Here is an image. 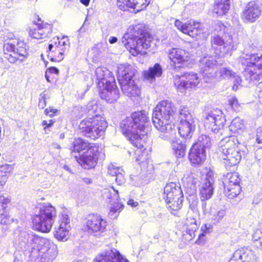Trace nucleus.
I'll return each mask as SVG.
<instances>
[{
  "instance_id": "38",
  "label": "nucleus",
  "mask_w": 262,
  "mask_h": 262,
  "mask_svg": "<svg viewBox=\"0 0 262 262\" xmlns=\"http://www.w3.org/2000/svg\"><path fill=\"white\" fill-rule=\"evenodd\" d=\"M70 228L68 226L59 225L56 230L54 236L58 241H66L68 238L69 232Z\"/></svg>"
},
{
  "instance_id": "29",
  "label": "nucleus",
  "mask_w": 262,
  "mask_h": 262,
  "mask_svg": "<svg viewBox=\"0 0 262 262\" xmlns=\"http://www.w3.org/2000/svg\"><path fill=\"white\" fill-rule=\"evenodd\" d=\"M168 57L172 62L171 66L176 69L181 67V65L179 64L188 60V53L181 49L172 48L169 50Z\"/></svg>"
},
{
  "instance_id": "31",
  "label": "nucleus",
  "mask_w": 262,
  "mask_h": 262,
  "mask_svg": "<svg viewBox=\"0 0 262 262\" xmlns=\"http://www.w3.org/2000/svg\"><path fill=\"white\" fill-rule=\"evenodd\" d=\"M118 3H123L126 7L137 11H140L146 7L147 5L149 3V0H117ZM118 7L121 10L125 11L126 9L124 6H122V4H118Z\"/></svg>"
},
{
  "instance_id": "13",
  "label": "nucleus",
  "mask_w": 262,
  "mask_h": 262,
  "mask_svg": "<svg viewBox=\"0 0 262 262\" xmlns=\"http://www.w3.org/2000/svg\"><path fill=\"white\" fill-rule=\"evenodd\" d=\"M226 120L221 110L210 111L205 117L204 126L206 129L215 134L219 133L225 125Z\"/></svg>"
},
{
  "instance_id": "52",
  "label": "nucleus",
  "mask_w": 262,
  "mask_h": 262,
  "mask_svg": "<svg viewBox=\"0 0 262 262\" xmlns=\"http://www.w3.org/2000/svg\"><path fill=\"white\" fill-rule=\"evenodd\" d=\"M262 235V233L260 231L255 232L253 235L252 239L254 241L255 244L262 249V236H258L257 235Z\"/></svg>"
},
{
  "instance_id": "42",
  "label": "nucleus",
  "mask_w": 262,
  "mask_h": 262,
  "mask_svg": "<svg viewBox=\"0 0 262 262\" xmlns=\"http://www.w3.org/2000/svg\"><path fill=\"white\" fill-rule=\"evenodd\" d=\"M12 169L10 165H3L0 167V185L3 186L6 183L9 174Z\"/></svg>"
},
{
  "instance_id": "57",
  "label": "nucleus",
  "mask_w": 262,
  "mask_h": 262,
  "mask_svg": "<svg viewBox=\"0 0 262 262\" xmlns=\"http://www.w3.org/2000/svg\"><path fill=\"white\" fill-rule=\"evenodd\" d=\"M147 159V152L143 151L142 152L141 155H139L136 160L140 162H143Z\"/></svg>"
},
{
  "instance_id": "9",
  "label": "nucleus",
  "mask_w": 262,
  "mask_h": 262,
  "mask_svg": "<svg viewBox=\"0 0 262 262\" xmlns=\"http://www.w3.org/2000/svg\"><path fill=\"white\" fill-rule=\"evenodd\" d=\"M3 50L4 58L12 63L16 61L21 62L28 56L25 43L19 39H14L10 42L4 43Z\"/></svg>"
},
{
  "instance_id": "32",
  "label": "nucleus",
  "mask_w": 262,
  "mask_h": 262,
  "mask_svg": "<svg viewBox=\"0 0 262 262\" xmlns=\"http://www.w3.org/2000/svg\"><path fill=\"white\" fill-rule=\"evenodd\" d=\"M189 159L192 163L200 164L206 159L205 150L197 148L196 145H192L189 153Z\"/></svg>"
},
{
  "instance_id": "35",
  "label": "nucleus",
  "mask_w": 262,
  "mask_h": 262,
  "mask_svg": "<svg viewBox=\"0 0 262 262\" xmlns=\"http://www.w3.org/2000/svg\"><path fill=\"white\" fill-rule=\"evenodd\" d=\"M230 7V0H215L213 5V13L218 16H222L228 12Z\"/></svg>"
},
{
  "instance_id": "34",
  "label": "nucleus",
  "mask_w": 262,
  "mask_h": 262,
  "mask_svg": "<svg viewBox=\"0 0 262 262\" xmlns=\"http://www.w3.org/2000/svg\"><path fill=\"white\" fill-rule=\"evenodd\" d=\"M202 32L201 24L193 20L187 21L184 24L183 33L186 34L191 37H194Z\"/></svg>"
},
{
  "instance_id": "48",
  "label": "nucleus",
  "mask_w": 262,
  "mask_h": 262,
  "mask_svg": "<svg viewBox=\"0 0 262 262\" xmlns=\"http://www.w3.org/2000/svg\"><path fill=\"white\" fill-rule=\"evenodd\" d=\"M29 237L30 234L29 233H23L21 234V236L19 240V244L21 246V248L23 250H26L29 248Z\"/></svg>"
},
{
  "instance_id": "54",
  "label": "nucleus",
  "mask_w": 262,
  "mask_h": 262,
  "mask_svg": "<svg viewBox=\"0 0 262 262\" xmlns=\"http://www.w3.org/2000/svg\"><path fill=\"white\" fill-rule=\"evenodd\" d=\"M59 225H62L64 226H68L70 228V219L67 214H62L61 216L60 217L59 220Z\"/></svg>"
},
{
  "instance_id": "11",
  "label": "nucleus",
  "mask_w": 262,
  "mask_h": 262,
  "mask_svg": "<svg viewBox=\"0 0 262 262\" xmlns=\"http://www.w3.org/2000/svg\"><path fill=\"white\" fill-rule=\"evenodd\" d=\"M179 117L180 119L179 133L180 136L186 139H190L196 128V119L188 108L181 105L179 109Z\"/></svg>"
},
{
  "instance_id": "62",
  "label": "nucleus",
  "mask_w": 262,
  "mask_h": 262,
  "mask_svg": "<svg viewBox=\"0 0 262 262\" xmlns=\"http://www.w3.org/2000/svg\"><path fill=\"white\" fill-rule=\"evenodd\" d=\"M48 71L49 73L51 74H55L56 75H58L59 74L58 69L54 67L49 68L48 69Z\"/></svg>"
},
{
  "instance_id": "3",
  "label": "nucleus",
  "mask_w": 262,
  "mask_h": 262,
  "mask_svg": "<svg viewBox=\"0 0 262 262\" xmlns=\"http://www.w3.org/2000/svg\"><path fill=\"white\" fill-rule=\"evenodd\" d=\"M122 43L134 56L139 54L143 49L150 47L151 37L141 25L130 26L122 39Z\"/></svg>"
},
{
  "instance_id": "58",
  "label": "nucleus",
  "mask_w": 262,
  "mask_h": 262,
  "mask_svg": "<svg viewBox=\"0 0 262 262\" xmlns=\"http://www.w3.org/2000/svg\"><path fill=\"white\" fill-rule=\"evenodd\" d=\"M54 50H55V48H53V49H52V50L49 51V49H48L47 52H49L48 54V57L51 61L58 62L57 60L52 59V57L50 56L51 54H52L54 57H55L56 56L58 55L59 52H54Z\"/></svg>"
},
{
  "instance_id": "53",
  "label": "nucleus",
  "mask_w": 262,
  "mask_h": 262,
  "mask_svg": "<svg viewBox=\"0 0 262 262\" xmlns=\"http://www.w3.org/2000/svg\"><path fill=\"white\" fill-rule=\"evenodd\" d=\"M116 170L122 171V168L113 164H110L107 167V173L111 176H114Z\"/></svg>"
},
{
  "instance_id": "47",
  "label": "nucleus",
  "mask_w": 262,
  "mask_h": 262,
  "mask_svg": "<svg viewBox=\"0 0 262 262\" xmlns=\"http://www.w3.org/2000/svg\"><path fill=\"white\" fill-rule=\"evenodd\" d=\"M15 38L13 34L8 32L7 30H2L0 31V41L4 43L10 42L12 40H14Z\"/></svg>"
},
{
  "instance_id": "60",
  "label": "nucleus",
  "mask_w": 262,
  "mask_h": 262,
  "mask_svg": "<svg viewBox=\"0 0 262 262\" xmlns=\"http://www.w3.org/2000/svg\"><path fill=\"white\" fill-rule=\"evenodd\" d=\"M175 26L183 33V28L184 29V24H183L181 21L176 20L174 23Z\"/></svg>"
},
{
  "instance_id": "24",
  "label": "nucleus",
  "mask_w": 262,
  "mask_h": 262,
  "mask_svg": "<svg viewBox=\"0 0 262 262\" xmlns=\"http://www.w3.org/2000/svg\"><path fill=\"white\" fill-rule=\"evenodd\" d=\"M214 179L212 172H209L206 175L200 189L202 201L209 200L212 196L214 191Z\"/></svg>"
},
{
  "instance_id": "30",
  "label": "nucleus",
  "mask_w": 262,
  "mask_h": 262,
  "mask_svg": "<svg viewBox=\"0 0 262 262\" xmlns=\"http://www.w3.org/2000/svg\"><path fill=\"white\" fill-rule=\"evenodd\" d=\"M111 74V72L104 67H98L96 69L95 75L99 88L112 82L111 80H113L114 78L110 76Z\"/></svg>"
},
{
  "instance_id": "56",
  "label": "nucleus",
  "mask_w": 262,
  "mask_h": 262,
  "mask_svg": "<svg viewBox=\"0 0 262 262\" xmlns=\"http://www.w3.org/2000/svg\"><path fill=\"white\" fill-rule=\"evenodd\" d=\"M57 112L58 110L57 109H54L51 107H50L49 108H47L45 110V114L46 115L49 116L50 117H52Z\"/></svg>"
},
{
  "instance_id": "50",
  "label": "nucleus",
  "mask_w": 262,
  "mask_h": 262,
  "mask_svg": "<svg viewBox=\"0 0 262 262\" xmlns=\"http://www.w3.org/2000/svg\"><path fill=\"white\" fill-rule=\"evenodd\" d=\"M228 103L231 108L235 111H239L240 104H239L237 98L234 96H232L228 99Z\"/></svg>"
},
{
  "instance_id": "15",
  "label": "nucleus",
  "mask_w": 262,
  "mask_h": 262,
  "mask_svg": "<svg viewBox=\"0 0 262 262\" xmlns=\"http://www.w3.org/2000/svg\"><path fill=\"white\" fill-rule=\"evenodd\" d=\"M224 192L229 199H233L239 194L241 190L240 178L236 172H229L224 176Z\"/></svg>"
},
{
  "instance_id": "44",
  "label": "nucleus",
  "mask_w": 262,
  "mask_h": 262,
  "mask_svg": "<svg viewBox=\"0 0 262 262\" xmlns=\"http://www.w3.org/2000/svg\"><path fill=\"white\" fill-rule=\"evenodd\" d=\"M98 109V105L95 101L89 102L84 108L85 112L89 114L88 117H93L97 115Z\"/></svg>"
},
{
  "instance_id": "63",
  "label": "nucleus",
  "mask_w": 262,
  "mask_h": 262,
  "mask_svg": "<svg viewBox=\"0 0 262 262\" xmlns=\"http://www.w3.org/2000/svg\"><path fill=\"white\" fill-rule=\"evenodd\" d=\"M54 122L52 120H49V122H48L47 121L43 120L42 122V126H46V127H50L51 126H52V125L53 124Z\"/></svg>"
},
{
  "instance_id": "26",
  "label": "nucleus",
  "mask_w": 262,
  "mask_h": 262,
  "mask_svg": "<svg viewBox=\"0 0 262 262\" xmlns=\"http://www.w3.org/2000/svg\"><path fill=\"white\" fill-rule=\"evenodd\" d=\"M200 72L203 76L210 77L216 66V61L215 58L210 55H205L202 57L199 60Z\"/></svg>"
},
{
  "instance_id": "6",
  "label": "nucleus",
  "mask_w": 262,
  "mask_h": 262,
  "mask_svg": "<svg viewBox=\"0 0 262 262\" xmlns=\"http://www.w3.org/2000/svg\"><path fill=\"white\" fill-rule=\"evenodd\" d=\"M56 209L50 204L43 203L39 207L38 214L33 219L34 227L42 232H49L56 219Z\"/></svg>"
},
{
  "instance_id": "37",
  "label": "nucleus",
  "mask_w": 262,
  "mask_h": 262,
  "mask_svg": "<svg viewBox=\"0 0 262 262\" xmlns=\"http://www.w3.org/2000/svg\"><path fill=\"white\" fill-rule=\"evenodd\" d=\"M10 202L8 198L4 196H0V222L3 223H6V221H4L7 216L8 205Z\"/></svg>"
},
{
  "instance_id": "27",
  "label": "nucleus",
  "mask_w": 262,
  "mask_h": 262,
  "mask_svg": "<svg viewBox=\"0 0 262 262\" xmlns=\"http://www.w3.org/2000/svg\"><path fill=\"white\" fill-rule=\"evenodd\" d=\"M254 252L247 248L236 250L229 262H256Z\"/></svg>"
},
{
  "instance_id": "7",
  "label": "nucleus",
  "mask_w": 262,
  "mask_h": 262,
  "mask_svg": "<svg viewBox=\"0 0 262 262\" xmlns=\"http://www.w3.org/2000/svg\"><path fill=\"white\" fill-rule=\"evenodd\" d=\"M107 127V122L99 115L86 117L79 125L80 133L84 136L95 140L103 135Z\"/></svg>"
},
{
  "instance_id": "18",
  "label": "nucleus",
  "mask_w": 262,
  "mask_h": 262,
  "mask_svg": "<svg viewBox=\"0 0 262 262\" xmlns=\"http://www.w3.org/2000/svg\"><path fill=\"white\" fill-rule=\"evenodd\" d=\"M200 78L194 73H186L181 76L176 75L174 77V85L177 90L183 93L186 90L195 88L199 83Z\"/></svg>"
},
{
  "instance_id": "4",
  "label": "nucleus",
  "mask_w": 262,
  "mask_h": 262,
  "mask_svg": "<svg viewBox=\"0 0 262 262\" xmlns=\"http://www.w3.org/2000/svg\"><path fill=\"white\" fill-rule=\"evenodd\" d=\"M239 62L245 66L243 74L249 82H258L262 78V55L260 54H242Z\"/></svg>"
},
{
  "instance_id": "64",
  "label": "nucleus",
  "mask_w": 262,
  "mask_h": 262,
  "mask_svg": "<svg viewBox=\"0 0 262 262\" xmlns=\"http://www.w3.org/2000/svg\"><path fill=\"white\" fill-rule=\"evenodd\" d=\"M127 205L133 207H136L138 205V202L135 201L134 200L132 199H130L129 200H128L127 202Z\"/></svg>"
},
{
  "instance_id": "16",
  "label": "nucleus",
  "mask_w": 262,
  "mask_h": 262,
  "mask_svg": "<svg viewBox=\"0 0 262 262\" xmlns=\"http://www.w3.org/2000/svg\"><path fill=\"white\" fill-rule=\"evenodd\" d=\"M103 196L110 204L108 215L112 219H114L118 215L123 205L119 203L118 190L113 187L111 189H104Z\"/></svg>"
},
{
  "instance_id": "43",
  "label": "nucleus",
  "mask_w": 262,
  "mask_h": 262,
  "mask_svg": "<svg viewBox=\"0 0 262 262\" xmlns=\"http://www.w3.org/2000/svg\"><path fill=\"white\" fill-rule=\"evenodd\" d=\"M215 74L216 77L220 80H222L232 77V75H234V72L229 68L223 67L216 71Z\"/></svg>"
},
{
  "instance_id": "59",
  "label": "nucleus",
  "mask_w": 262,
  "mask_h": 262,
  "mask_svg": "<svg viewBox=\"0 0 262 262\" xmlns=\"http://www.w3.org/2000/svg\"><path fill=\"white\" fill-rule=\"evenodd\" d=\"M256 141L258 143H262V128L257 129Z\"/></svg>"
},
{
  "instance_id": "55",
  "label": "nucleus",
  "mask_w": 262,
  "mask_h": 262,
  "mask_svg": "<svg viewBox=\"0 0 262 262\" xmlns=\"http://www.w3.org/2000/svg\"><path fill=\"white\" fill-rule=\"evenodd\" d=\"M124 173H120L118 175H117V177H116V182L118 185H122L125 182V179L124 177Z\"/></svg>"
},
{
  "instance_id": "10",
  "label": "nucleus",
  "mask_w": 262,
  "mask_h": 262,
  "mask_svg": "<svg viewBox=\"0 0 262 262\" xmlns=\"http://www.w3.org/2000/svg\"><path fill=\"white\" fill-rule=\"evenodd\" d=\"M183 197V194L179 183L170 182L165 186L163 198L169 210H179L182 205Z\"/></svg>"
},
{
  "instance_id": "28",
  "label": "nucleus",
  "mask_w": 262,
  "mask_h": 262,
  "mask_svg": "<svg viewBox=\"0 0 262 262\" xmlns=\"http://www.w3.org/2000/svg\"><path fill=\"white\" fill-rule=\"evenodd\" d=\"M52 32V26L48 23H38L29 31L31 37L35 39H43L49 37Z\"/></svg>"
},
{
  "instance_id": "1",
  "label": "nucleus",
  "mask_w": 262,
  "mask_h": 262,
  "mask_svg": "<svg viewBox=\"0 0 262 262\" xmlns=\"http://www.w3.org/2000/svg\"><path fill=\"white\" fill-rule=\"evenodd\" d=\"M174 111L171 101H162L153 111L152 120L155 127L162 133L160 137L170 142L173 152L177 157L180 158L185 156L186 145L176 140L177 128L171 121Z\"/></svg>"
},
{
  "instance_id": "2",
  "label": "nucleus",
  "mask_w": 262,
  "mask_h": 262,
  "mask_svg": "<svg viewBox=\"0 0 262 262\" xmlns=\"http://www.w3.org/2000/svg\"><path fill=\"white\" fill-rule=\"evenodd\" d=\"M149 117L144 111L133 113L130 117L122 121L120 127L123 134L129 138L131 143L139 149L144 146L147 134Z\"/></svg>"
},
{
  "instance_id": "51",
  "label": "nucleus",
  "mask_w": 262,
  "mask_h": 262,
  "mask_svg": "<svg viewBox=\"0 0 262 262\" xmlns=\"http://www.w3.org/2000/svg\"><path fill=\"white\" fill-rule=\"evenodd\" d=\"M46 94L45 93V91L42 92L39 95L38 106L40 109L44 108L46 106Z\"/></svg>"
},
{
  "instance_id": "33",
  "label": "nucleus",
  "mask_w": 262,
  "mask_h": 262,
  "mask_svg": "<svg viewBox=\"0 0 262 262\" xmlns=\"http://www.w3.org/2000/svg\"><path fill=\"white\" fill-rule=\"evenodd\" d=\"M93 147V146H91L88 142L81 138L76 139L73 142L71 149L72 156L74 157L75 155L81 154L84 151H88L90 148Z\"/></svg>"
},
{
  "instance_id": "46",
  "label": "nucleus",
  "mask_w": 262,
  "mask_h": 262,
  "mask_svg": "<svg viewBox=\"0 0 262 262\" xmlns=\"http://www.w3.org/2000/svg\"><path fill=\"white\" fill-rule=\"evenodd\" d=\"M227 27L220 21L215 23L214 34L224 36H228L229 35L226 34Z\"/></svg>"
},
{
  "instance_id": "61",
  "label": "nucleus",
  "mask_w": 262,
  "mask_h": 262,
  "mask_svg": "<svg viewBox=\"0 0 262 262\" xmlns=\"http://www.w3.org/2000/svg\"><path fill=\"white\" fill-rule=\"evenodd\" d=\"M232 77H233V78L234 79V81H233L234 83L238 85H240V83L242 81L241 77L239 76L236 75L235 73H234V75H232Z\"/></svg>"
},
{
  "instance_id": "49",
  "label": "nucleus",
  "mask_w": 262,
  "mask_h": 262,
  "mask_svg": "<svg viewBox=\"0 0 262 262\" xmlns=\"http://www.w3.org/2000/svg\"><path fill=\"white\" fill-rule=\"evenodd\" d=\"M187 222L186 224L188 226H190V229H189L188 231L189 234L191 235V232L194 233V231H196V230L198 228V225L197 224L196 220L194 217H188L187 218Z\"/></svg>"
},
{
  "instance_id": "14",
  "label": "nucleus",
  "mask_w": 262,
  "mask_h": 262,
  "mask_svg": "<svg viewBox=\"0 0 262 262\" xmlns=\"http://www.w3.org/2000/svg\"><path fill=\"white\" fill-rule=\"evenodd\" d=\"M85 224L86 231L95 236L101 237L106 231L107 222L99 214L89 215Z\"/></svg>"
},
{
  "instance_id": "39",
  "label": "nucleus",
  "mask_w": 262,
  "mask_h": 262,
  "mask_svg": "<svg viewBox=\"0 0 262 262\" xmlns=\"http://www.w3.org/2000/svg\"><path fill=\"white\" fill-rule=\"evenodd\" d=\"M45 239V238L40 237L36 235L30 234V237H29V248L34 250L37 249L38 251V248H40Z\"/></svg>"
},
{
  "instance_id": "20",
  "label": "nucleus",
  "mask_w": 262,
  "mask_h": 262,
  "mask_svg": "<svg viewBox=\"0 0 262 262\" xmlns=\"http://www.w3.org/2000/svg\"><path fill=\"white\" fill-rule=\"evenodd\" d=\"M51 42L49 44V51L52 50L55 48L54 52H58L59 54L54 57L52 54H50L52 59L57 60V61H61L64 58V52L69 46V39L67 37L63 36L60 39L59 37H54L51 40Z\"/></svg>"
},
{
  "instance_id": "40",
  "label": "nucleus",
  "mask_w": 262,
  "mask_h": 262,
  "mask_svg": "<svg viewBox=\"0 0 262 262\" xmlns=\"http://www.w3.org/2000/svg\"><path fill=\"white\" fill-rule=\"evenodd\" d=\"M210 144L211 141L209 137L206 135H202L199 137L198 141L193 145H196L197 148H202L205 150L206 148L210 147Z\"/></svg>"
},
{
  "instance_id": "45",
  "label": "nucleus",
  "mask_w": 262,
  "mask_h": 262,
  "mask_svg": "<svg viewBox=\"0 0 262 262\" xmlns=\"http://www.w3.org/2000/svg\"><path fill=\"white\" fill-rule=\"evenodd\" d=\"M226 214V211L224 209H221L217 211L212 210L210 213V219L213 224H216L221 221Z\"/></svg>"
},
{
  "instance_id": "23",
  "label": "nucleus",
  "mask_w": 262,
  "mask_h": 262,
  "mask_svg": "<svg viewBox=\"0 0 262 262\" xmlns=\"http://www.w3.org/2000/svg\"><path fill=\"white\" fill-rule=\"evenodd\" d=\"M95 262H128L115 248L106 249L95 259Z\"/></svg>"
},
{
  "instance_id": "25",
  "label": "nucleus",
  "mask_w": 262,
  "mask_h": 262,
  "mask_svg": "<svg viewBox=\"0 0 262 262\" xmlns=\"http://www.w3.org/2000/svg\"><path fill=\"white\" fill-rule=\"evenodd\" d=\"M100 88L101 98L105 100L108 103H114L119 98V90L117 88L115 81L108 83V84Z\"/></svg>"
},
{
  "instance_id": "5",
  "label": "nucleus",
  "mask_w": 262,
  "mask_h": 262,
  "mask_svg": "<svg viewBox=\"0 0 262 262\" xmlns=\"http://www.w3.org/2000/svg\"><path fill=\"white\" fill-rule=\"evenodd\" d=\"M117 79L123 93L129 97H135L140 94V89L132 80L135 70L130 64H120L118 67Z\"/></svg>"
},
{
  "instance_id": "36",
  "label": "nucleus",
  "mask_w": 262,
  "mask_h": 262,
  "mask_svg": "<svg viewBox=\"0 0 262 262\" xmlns=\"http://www.w3.org/2000/svg\"><path fill=\"white\" fill-rule=\"evenodd\" d=\"M162 73L161 66L159 63H156L154 67L149 68L147 71H145L143 75L145 80L151 83L155 80L156 77L161 76Z\"/></svg>"
},
{
  "instance_id": "8",
  "label": "nucleus",
  "mask_w": 262,
  "mask_h": 262,
  "mask_svg": "<svg viewBox=\"0 0 262 262\" xmlns=\"http://www.w3.org/2000/svg\"><path fill=\"white\" fill-rule=\"evenodd\" d=\"M242 146L237 140L235 142L230 139L222 146V151L220 156L227 169L230 170L231 167L239 163L242 158Z\"/></svg>"
},
{
  "instance_id": "21",
  "label": "nucleus",
  "mask_w": 262,
  "mask_h": 262,
  "mask_svg": "<svg viewBox=\"0 0 262 262\" xmlns=\"http://www.w3.org/2000/svg\"><path fill=\"white\" fill-rule=\"evenodd\" d=\"M261 13V3L258 0L249 2L243 12V17L250 23L255 21Z\"/></svg>"
},
{
  "instance_id": "12",
  "label": "nucleus",
  "mask_w": 262,
  "mask_h": 262,
  "mask_svg": "<svg viewBox=\"0 0 262 262\" xmlns=\"http://www.w3.org/2000/svg\"><path fill=\"white\" fill-rule=\"evenodd\" d=\"M211 43L215 54L222 56L227 54L231 55V51L236 50L238 45L237 41L234 40L231 35L224 36L216 34L211 36Z\"/></svg>"
},
{
  "instance_id": "41",
  "label": "nucleus",
  "mask_w": 262,
  "mask_h": 262,
  "mask_svg": "<svg viewBox=\"0 0 262 262\" xmlns=\"http://www.w3.org/2000/svg\"><path fill=\"white\" fill-rule=\"evenodd\" d=\"M229 127L232 132L236 133L243 130L245 128V124L243 120L239 117H235L232 120Z\"/></svg>"
},
{
  "instance_id": "17",
  "label": "nucleus",
  "mask_w": 262,
  "mask_h": 262,
  "mask_svg": "<svg viewBox=\"0 0 262 262\" xmlns=\"http://www.w3.org/2000/svg\"><path fill=\"white\" fill-rule=\"evenodd\" d=\"M103 196L110 204L108 215L112 219H114L118 215L123 205L119 203L118 190L113 187L111 189H104Z\"/></svg>"
},
{
  "instance_id": "19",
  "label": "nucleus",
  "mask_w": 262,
  "mask_h": 262,
  "mask_svg": "<svg viewBox=\"0 0 262 262\" xmlns=\"http://www.w3.org/2000/svg\"><path fill=\"white\" fill-rule=\"evenodd\" d=\"M98 150V147L94 146L81 154L75 155L74 158L84 168L90 169L94 167L97 163Z\"/></svg>"
},
{
  "instance_id": "22",
  "label": "nucleus",
  "mask_w": 262,
  "mask_h": 262,
  "mask_svg": "<svg viewBox=\"0 0 262 262\" xmlns=\"http://www.w3.org/2000/svg\"><path fill=\"white\" fill-rule=\"evenodd\" d=\"M38 252L39 256L45 262L55 258L58 254L57 247L52 241L45 238L40 248H38Z\"/></svg>"
}]
</instances>
